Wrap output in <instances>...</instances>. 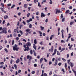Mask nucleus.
Returning <instances> with one entry per match:
<instances>
[{"label": "nucleus", "instance_id": "79ce46f5", "mask_svg": "<svg viewBox=\"0 0 76 76\" xmlns=\"http://www.w3.org/2000/svg\"><path fill=\"white\" fill-rule=\"evenodd\" d=\"M34 2L35 3H37V2H38V0H34Z\"/></svg>", "mask_w": 76, "mask_h": 76}, {"label": "nucleus", "instance_id": "6e6d98bb", "mask_svg": "<svg viewBox=\"0 0 76 76\" xmlns=\"http://www.w3.org/2000/svg\"><path fill=\"white\" fill-rule=\"evenodd\" d=\"M71 40L72 41H75V40L74 39H73V38H71Z\"/></svg>", "mask_w": 76, "mask_h": 76}, {"label": "nucleus", "instance_id": "e2e57ef3", "mask_svg": "<svg viewBox=\"0 0 76 76\" xmlns=\"http://www.w3.org/2000/svg\"><path fill=\"white\" fill-rule=\"evenodd\" d=\"M58 61H61V58H58Z\"/></svg>", "mask_w": 76, "mask_h": 76}, {"label": "nucleus", "instance_id": "37998d69", "mask_svg": "<svg viewBox=\"0 0 76 76\" xmlns=\"http://www.w3.org/2000/svg\"><path fill=\"white\" fill-rule=\"evenodd\" d=\"M31 21H32V18H30L29 20V22H31Z\"/></svg>", "mask_w": 76, "mask_h": 76}, {"label": "nucleus", "instance_id": "a19ab883", "mask_svg": "<svg viewBox=\"0 0 76 76\" xmlns=\"http://www.w3.org/2000/svg\"><path fill=\"white\" fill-rule=\"evenodd\" d=\"M31 74H35V71H32L31 72Z\"/></svg>", "mask_w": 76, "mask_h": 76}, {"label": "nucleus", "instance_id": "a211bd4d", "mask_svg": "<svg viewBox=\"0 0 76 76\" xmlns=\"http://www.w3.org/2000/svg\"><path fill=\"white\" fill-rule=\"evenodd\" d=\"M8 18V16L7 15H5L4 16V18L5 19H7Z\"/></svg>", "mask_w": 76, "mask_h": 76}, {"label": "nucleus", "instance_id": "9d476101", "mask_svg": "<svg viewBox=\"0 0 76 76\" xmlns=\"http://www.w3.org/2000/svg\"><path fill=\"white\" fill-rule=\"evenodd\" d=\"M57 63H58V61H57V60H56V61L55 63L54 64V66H57Z\"/></svg>", "mask_w": 76, "mask_h": 76}, {"label": "nucleus", "instance_id": "72a5a7b5", "mask_svg": "<svg viewBox=\"0 0 76 76\" xmlns=\"http://www.w3.org/2000/svg\"><path fill=\"white\" fill-rule=\"evenodd\" d=\"M62 60H63V61H64V62L66 61V60L64 59V58H62Z\"/></svg>", "mask_w": 76, "mask_h": 76}, {"label": "nucleus", "instance_id": "13d9d810", "mask_svg": "<svg viewBox=\"0 0 76 76\" xmlns=\"http://www.w3.org/2000/svg\"><path fill=\"white\" fill-rule=\"evenodd\" d=\"M56 54V52H54V53L52 54V56H54Z\"/></svg>", "mask_w": 76, "mask_h": 76}, {"label": "nucleus", "instance_id": "0eeeda50", "mask_svg": "<svg viewBox=\"0 0 76 76\" xmlns=\"http://www.w3.org/2000/svg\"><path fill=\"white\" fill-rule=\"evenodd\" d=\"M33 51L34 56H35V57H36V56H37V54L36 53H35V50H33Z\"/></svg>", "mask_w": 76, "mask_h": 76}, {"label": "nucleus", "instance_id": "4468645a", "mask_svg": "<svg viewBox=\"0 0 76 76\" xmlns=\"http://www.w3.org/2000/svg\"><path fill=\"white\" fill-rule=\"evenodd\" d=\"M42 61H43V58H42L40 60V62L41 63L42 62Z\"/></svg>", "mask_w": 76, "mask_h": 76}, {"label": "nucleus", "instance_id": "49530a36", "mask_svg": "<svg viewBox=\"0 0 76 76\" xmlns=\"http://www.w3.org/2000/svg\"><path fill=\"white\" fill-rule=\"evenodd\" d=\"M64 34H62V38L63 39H64Z\"/></svg>", "mask_w": 76, "mask_h": 76}, {"label": "nucleus", "instance_id": "bf43d9fd", "mask_svg": "<svg viewBox=\"0 0 76 76\" xmlns=\"http://www.w3.org/2000/svg\"><path fill=\"white\" fill-rule=\"evenodd\" d=\"M55 60V58H53L52 59V61L53 62Z\"/></svg>", "mask_w": 76, "mask_h": 76}, {"label": "nucleus", "instance_id": "7ed1b4c3", "mask_svg": "<svg viewBox=\"0 0 76 76\" xmlns=\"http://www.w3.org/2000/svg\"><path fill=\"white\" fill-rule=\"evenodd\" d=\"M2 31L3 32V33H4L5 34H7V32L6 30V28H3L2 29Z\"/></svg>", "mask_w": 76, "mask_h": 76}, {"label": "nucleus", "instance_id": "a18cd8bd", "mask_svg": "<svg viewBox=\"0 0 76 76\" xmlns=\"http://www.w3.org/2000/svg\"><path fill=\"white\" fill-rule=\"evenodd\" d=\"M51 64H52V62H51V61H50L49 63V65H51Z\"/></svg>", "mask_w": 76, "mask_h": 76}, {"label": "nucleus", "instance_id": "58836bf2", "mask_svg": "<svg viewBox=\"0 0 76 76\" xmlns=\"http://www.w3.org/2000/svg\"><path fill=\"white\" fill-rule=\"evenodd\" d=\"M72 46H73V45H72L71 46H69V49H71L72 47Z\"/></svg>", "mask_w": 76, "mask_h": 76}, {"label": "nucleus", "instance_id": "052dcab7", "mask_svg": "<svg viewBox=\"0 0 76 76\" xmlns=\"http://www.w3.org/2000/svg\"><path fill=\"white\" fill-rule=\"evenodd\" d=\"M34 67H36L37 66V64H34Z\"/></svg>", "mask_w": 76, "mask_h": 76}, {"label": "nucleus", "instance_id": "412c9836", "mask_svg": "<svg viewBox=\"0 0 76 76\" xmlns=\"http://www.w3.org/2000/svg\"><path fill=\"white\" fill-rule=\"evenodd\" d=\"M0 9L1 10L2 12H4V10H3V8L2 7H1Z\"/></svg>", "mask_w": 76, "mask_h": 76}, {"label": "nucleus", "instance_id": "4d7b16f0", "mask_svg": "<svg viewBox=\"0 0 76 76\" xmlns=\"http://www.w3.org/2000/svg\"><path fill=\"white\" fill-rule=\"evenodd\" d=\"M61 63L60 62L58 64V66H60L61 65Z\"/></svg>", "mask_w": 76, "mask_h": 76}, {"label": "nucleus", "instance_id": "ea45409f", "mask_svg": "<svg viewBox=\"0 0 76 76\" xmlns=\"http://www.w3.org/2000/svg\"><path fill=\"white\" fill-rule=\"evenodd\" d=\"M10 64H12V63H13V60L12 59H11L10 61Z\"/></svg>", "mask_w": 76, "mask_h": 76}, {"label": "nucleus", "instance_id": "6e6552de", "mask_svg": "<svg viewBox=\"0 0 76 76\" xmlns=\"http://www.w3.org/2000/svg\"><path fill=\"white\" fill-rule=\"evenodd\" d=\"M74 23H75V21H71L70 23V25H73Z\"/></svg>", "mask_w": 76, "mask_h": 76}, {"label": "nucleus", "instance_id": "f704fd0d", "mask_svg": "<svg viewBox=\"0 0 76 76\" xmlns=\"http://www.w3.org/2000/svg\"><path fill=\"white\" fill-rule=\"evenodd\" d=\"M14 43H15V41H14V40H12V45H13V44H14Z\"/></svg>", "mask_w": 76, "mask_h": 76}, {"label": "nucleus", "instance_id": "5701e85b", "mask_svg": "<svg viewBox=\"0 0 76 76\" xmlns=\"http://www.w3.org/2000/svg\"><path fill=\"white\" fill-rule=\"evenodd\" d=\"M29 60H31V59H32V57L29 56Z\"/></svg>", "mask_w": 76, "mask_h": 76}, {"label": "nucleus", "instance_id": "603ef678", "mask_svg": "<svg viewBox=\"0 0 76 76\" xmlns=\"http://www.w3.org/2000/svg\"><path fill=\"white\" fill-rule=\"evenodd\" d=\"M49 40V37H48V36H47L46 37V40Z\"/></svg>", "mask_w": 76, "mask_h": 76}, {"label": "nucleus", "instance_id": "338daca9", "mask_svg": "<svg viewBox=\"0 0 76 76\" xmlns=\"http://www.w3.org/2000/svg\"><path fill=\"white\" fill-rule=\"evenodd\" d=\"M4 64V63L3 62H1L0 63V64Z\"/></svg>", "mask_w": 76, "mask_h": 76}, {"label": "nucleus", "instance_id": "f8f14e48", "mask_svg": "<svg viewBox=\"0 0 76 76\" xmlns=\"http://www.w3.org/2000/svg\"><path fill=\"white\" fill-rule=\"evenodd\" d=\"M38 32H39V34H40L39 35V36L40 37H42V33L41 32V31H38Z\"/></svg>", "mask_w": 76, "mask_h": 76}, {"label": "nucleus", "instance_id": "f03ea898", "mask_svg": "<svg viewBox=\"0 0 76 76\" xmlns=\"http://www.w3.org/2000/svg\"><path fill=\"white\" fill-rule=\"evenodd\" d=\"M13 50L14 51H18V50L19 49V47L17 48V45L16 44H15L14 45V46H13Z\"/></svg>", "mask_w": 76, "mask_h": 76}, {"label": "nucleus", "instance_id": "2eb2a0df", "mask_svg": "<svg viewBox=\"0 0 76 76\" xmlns=\"http://www.w3.org/2000/svg\"><path fill=\"white\" fill-rule=\"evenodd\" d=\"M14 66L15 67V69H16V70H17V69H18V67H17V66H16V65L15 64L14 65Z\"/></svg>", "mask_w": 76, "mask_h": 76}, {"label": "nucleus", "instance_id": "c9c22d12", "mask_svg": "<svg viewBox=\"0 0 76 76\" xmlns=\"http://www.w3.org/2000/svg\"><path fill=\"white\" fill-rule=\"evenodd\" d=\"M65 20V18H63L62 19V22H64Z\"/></svg>", "mask_w": 76, "mask_h": 76}, {"label": "nucleus", "instance_id": "09e8293b", "mask_svg": "<svg viewBox=\"0 0 76 76\" xmlns=\"http://www.w3.org/2000/svg\"><path fill=\"white\" fill-rule=\"evenodd\" d=\"M65 68H67V63H66L65 64Z\"/></svg>", "mask_w": 76, "mask_h": 76}, {"label": "nucleus", "instance_id": "c03bdc74", "mask_svg": "<svg viewBox=\"0 0 76 76\" xmlns=\"http://www.w3.org/2000/svg\"><path fill=\"white\" fill-rule=\"evenodd\" d=\"M39 18V17L38 16H36V19H37V20H39V19H38Z\"/></svg>", "mask_w": 76, "mask_h": 76}, {"label": "nucleus", "instance_id": "8fccbe9b", "mask_svg": "<svg viewBox=\"0 0 76 76\" xmlns=\"http://www.w3.org/2000/svg\"><path fill=\"white\" fill-rule=\"evenodd\" d=\"M16 35L17 34H16L15 33H14V37H16Z\"/></svg>", "mask_w": 76, "mask_h": 76}, {"label": "nucleus", "instance_id": "1a4fd4ad", "mask_svg": "<svg viewBox=\"0 0 76 76\" xmlns=\"http://www.w3.org/2000/svg\"><path fill=\"white\" fill-rule=\"evenodd\" d=\"M45 14L43 13V12H42L41 17H45Z\"/></svg>", "mask_w": 76, "mask_h": 76}, {"label": "nucleus", "instance_id": "864d4df0", "mask_svg": "<svg viewBox=\"0 0 76 76\" xmlns=\"http://www.w3.org/2000/svg\"><path fill=\"white\" fill-rule=\"evenodd\" d=\"M23 23L24 25H26V23L24 21H23Z\"/></svg>", "mask_w": 76, "mask_h": 76}, {"label": "nucleus", "instance_id": "c756f323", "mask_svg": "<svg viewBox=\"0 0 76 76\" xmlns=\"http://www.w3.org/2000/svg\"><path fill=\"white\" fill-rule=\"evenodd\" d=\"M15 7V4H13L12 5V6L11 7V8L12 9H13V8L14 7Z\"/></svg>", "mask_w": 76, "mask_h": 76}, {"label": "nucleus", "instance_id": "ddd939ff", "mask_svg": "<svg viewBox=\"0 0 76 76\" xmlns=\"http://www.w3.org/2000/svg\"><path fill=\"white\" fill-rule=\"evenodd\" d=\"M1 7H3V8H4V4L3 3H1Z\"/></svg>", "mask_w": 76, "mask_h": 76}, {"label": "nucleus", "instance_id": "3c124183", "mask_svg": "<svg viewBox=\"0 0 76 76\" xmlns=\"http://www.w3.org/2000/svg\"><path fill=\"white\" fill-rule=\"evenodd\" d=\"M69 54H68L67 55V58H69Z\"/></svg>", "mask_w": 76, "mask_h": 76}, {"label": "nucleus", "instance_id": "393cba45", "mask_svg": "<svg viewBox=\"0 0 76 76\" xmlns=\"http://www.w3.org/2000/svg\"><path fill=\"white\" fill-rule=\"evenodd\" d=\"M17 60L16 61V63H19V61H20V60H19V59H17Z\"/></svg>", "mask_w": 76, "mask_h": 76}, {"label": "nucleus", "instance_id": "5fc2aeb1", "mask_svg": "<svg viewBox=\"0 0 76 76\" xmlns=\"http://www.w3.org/2000/svg\"><path fill=\"white\" fill-rule=\"evenodd\" d=\"M7 5L8 6H11V4H8Z\"/></svg>", "mask_w": 76, "mask_h": 76}, {"label": "nucleus", "instance_id": "de8ad7c7", "mask_svg": "<svg viewBox=\"0 0 76 76\" xmlns=\"http://www.w3.org/2000/svg\"><path fill=\"white\" fill-rule=\"evenodd\" d=\"M63 18V14H62L61 15V19H62V18Z\"/></svg>", "mask_w": 76, "mask_h": 76}, {"label": "nucleus", "instance_id": "2f4dec72", "mask_svg": "<svg viewBox=\"0 0 76 76\" xmlns=\"http://www.w3.org/2000/svg\"><path fill=\"white\" fill-rule=\"evenodd\" d=\"M30 53L31 54V55H32V54H33V52L32 51V50H30Z\"/></svg>", "mask_w": 76, "mask_h": 76}, {"label": "nucleus", "instance_id": "9b49d317", "mask_svg": "<svg viewBox=\"0 0 76 76\" xmlns=\"http://www.w3.org/2000/svg\"><path fill=\"white\" fill-rule=\"evenodd\" d=\"M69 65L71 66V67H73V64H72V63L71 62L70 63Z\"/></svg>", "mask_w": 76, "mask_h": 76}, {"label": "nucleus", "instance_id": "a878e982", "mask_svg": "<svg viewBox=\"0 0 76 76\" xmlns=\"http://www.w3.org/2000/svg\"><path fill=\"white\" fill-rule=\"evenodd\" d=\"M64 50H65V48H62L60 51V52H62V51H64Z\"/></svg>", "mask_w": 76, "mask_h": 76}, {"label": "nucleus", "instance_id": "e433bc0d", "mask_svg": "<svg viewBox=\"0 0 76 76\" xmlns=\"http://www.w3.org/2000/svg\"><path fill=\"white\" fill-rule=\"evenodd\" d=\"M15 39H16V40L17 41H18V40L19 39V38L18 37H16L15 38Z\"/></svg>", "mask_w": 76, "mask_h": 76}, {"label": "nucleus", "instance_id": "aec40b11", "mask_svg": "<svg viewBox=\"0 0 76 76\" xmlns=\"http://www.w3.org/2000/svg\"><path fill=\"white\" fill-rule=\"evenodd\" d=\"M40 28H41V31H44L43 29H44V27H42V26H41Z\"/></svg>", "mask_w": 76, "mask_h": 76}, {"label": "nucleus", "instance_id": "f3484780", "mask_svg": "<svg viewBox=\"0 0 76 76\" xmlns=\"http://www.w3.org/2000/svg\"><path fill=\"white\" fill-rule=\"evenodd\" d=\"M69 12H70V11H69V10H67L66 11L65 13L66 14H67V13H69Z\"/></svg>", "mask_w": 76, "mask_h": 76}, {"label": "nucleus", "instance_id": "473e14b6", "mask_svg": "<svg viewBox=\"0 0 76 76\" xmlns=\"http://www.w3.org/2000/svg\"><path fill=\"white\" fill-rule=\"evenodd\" d=\"M32 24H30L29 25V28H32Z\"/></svg>", "mask_w": 76, "mask_h": 76}, {"label": "nucleus", "instance_id": "4be33fe9", "mask_svg": "<svg viewBox=\"0 0 76 76\" xmlns=\"http://www.w3.org/2000/svg\"><path fill=\"white\" fill-rule=\"evenodd\" d=\"M28 7V5L26 4H24V7L25 8H27V7Z\"/></svg>", "mask_w": 76, "mask_h": 76}, {"label": "nucleus", "instance_id": "69168bd1", "mask_svg": "<svg viewBox=\"0 0 76 76\" xmlns=\"http://www.w3.org/2000/svg\"><path fill=\"white\" fill-rule=\"evenodd\" d=\"M54 37H55V36H54V34H53V35H51V37H52V38H54Z\"/></svg>", "mask_w": 76, "mask_h": 76}, {"label": "nucleus", "instance_id": "7c9ffc66", "mask_svg": "<svg viewBox=\"0 0 76 76\" xmlns=\"http://www.w3.org/2000/svg\"><path fill=\"white\" fill-rule=\"evenodd\" d=\"M73 70V72L75 74V76H76V71H74L73 70Z\"/></svg>", "mask_w": 76, "mask_h": 76}, {"label": "nucleus", "instance_id": "c85d7f7f", "mask_svg": "<svg viewBox=\"0 0 76 76\" xmlns=\"http://www.w3.org/2000/svg\"><path fill=\"white\" fill-rule=\"evenodd\" d=\"M34 44H36L37 43V40L36 39H35L34 40Z\"/></svg>", "mask_w": 76, "mask_h": 76}, {"label": "nucleus", "instance_id": "0e129e2a", "mask_svg": "<svg viewBox=\"0 0 76 76\" xmlns=\"http://www.w3.org/2000/svg\"><path fill=\"white\" fill-rule=\"evenodd\" d=\"M18 45H22V43L19 42L18 44Z\"/></svg>", "mask_w": 76, "mask_h": 76}, {"label": "nucleus", "instance_id": "f257e3e1", "mask_svg": "<svg viewBox=\"0 0 76 76\" xmlns=\"http://www.w3.org/2000/svg\"><path fill=\"white\" fill-rule=\"evenodd\" d=\"M28 45H24L23 47L25 48V49H24L25 51H28L29 49V47H28Z\"/></svg>", "mask_w": 76, "mask_h": 76}, {"label": "nucleus", "instance_id": "20e7f679", "mask_svg": "<svg viewBox=\"0 0 76 76\" xmlns=\"http://www.w3.org/2000/svg\"><path fill=\"white\" fill-rule=\"evenodd\" d=\"M53 48L54 47H53V46H52L51 49H50L49 50V52H51L52 53H53V50H54Z\"/></svg>", "mask_w": 76, "mask_h": 76}, {"label": "nucleus", "instance_id": "6ab92c4d", "mask_svg": "<svg viewBox=\"0 0 76 76\" xmlns=\"http://www.w3.org/2000/svg\"><path fill=\"white\" fill-rule=\"evenodd\" d=\"M61 71H62V72H63V74H64L65 73V72H64V69L62 68L61 69Z\"/></svg>", "mask_w": 76, "mask_h": 76}, {"label": "nucleus", "instance_id": "774afa93", "mask_svg": "<svg viewBox=\"0 0 76 76\" xmlns=\"http://www.w3.org/2000/svg\"><path fill=\"white\" fill-rule=\"evenodd\" d=\"M20 72H21V70H19L18 71V73H20Z\"/></svg>", "mask_w": 76, "mask_h": 76}, {"label": "nucleus", "instance_id": "b1692460", "mask_svg": "<svg viewBox=\"0 0 76 76\" xmlns=\"http://www.w3.org/2000/svg\"><path fill=\"white\" fill-rule=\"evenodd\" d=\"M57 55H58V56H60V53H59V51L58 50L57 51Z\"/></svg>", "mask_w": 76, "mask_h": 76}, {"label": "nucleus", "instance_id": "dca6fc26", "mask_svg": "<svg viewBox=\"0 0 76 76\" xmlns=\"http://www.w3.org/2000/svg\"><path fill=\"white\" fill-rule=\"evenodd\" d=\"M38 6L39 7H41V5L40 4V3L38 2Z\"/></svg>", "mask_w": 76, "mask_h": 76}, {"label": "nucleus", "instance_id": "423d86ee", "mask_svg": "<svg viewBox=\"0 0 76 76\" xmlns=\"http://www.w3.org/2000/svg\"><path fill=\"white\" fill-rule=\"evenodd\" d=\"M57 13H60V11L56 9V14H57Z\"/></svg>", "mask_w": 76, "mask_h": 76}, {"label": "nucleus", "instance_id": "cd10ccee", "mask_svg": "<svg viewBox=\"0 0 76 76\" xmlns=\"http://www.w3.org/2000/svg\"><path fill=\"white\" fill-rule=\"evenodd\" d=\"M52 73H53V72L50 71L49 73V76H51V75H52Z\"/></svg>", "mask_w": 76, "mask_h": 76}, {"label": "nucleus", "instance_id": "680f3d73", "mask_svg": "<svg viewBox=\"0 0 76 76\" xmlns=\"http://www.w3.org/2000/svg\"><path fill=\"white\" fill-rule=\"evenodd\" d=\"M8 32L9 33H11V31H10V29L8 31Z\"/></svg>", "mask_w": 76, "mask_h": 76}, {"label": "nucleus", "instance_id": "4c0bfd02", "mask_svg": "<svg viewBox=\"0 0 76 76\" xmlns=\"http://www.w3.org/2000/svg\"><path fill=\"white\" fill-rule=\"evenodd\" d=\"M20 32L21 35H23V32H22V31L21 30H20L19 31Z\"/></svg>", "mask_w": 76, "mask_h": 76}, {"label": "nucleus", "instance_id": "bb28decb", "mask_svg": "<svg viewBox=\"0 0 76 76\" xmlns=\"http://www.w3.org/2000/svg\"><path fill=\"white\" fill-rule=\"evenodd\" d=\"M4 51H5L7 53H8V50H7V49L6 48H5L4 49Z\"/></svg>", "mask_w": 76, "mask_h": 76}, {"label": "nucleus", "instance_id": "39448f33", "mask_svg": "<svg viewBox=\"0 0 76 76\" xmlns=\"http://www.w3.org/2000/svg\"><path fill=\"white\" fill-rule=\"evenodd\" d=\"M48 76V75H47V74L46 73H44V74L42 73V75L40 76Z\"/></svg>", "mask_w": 76, "mask_h": 76}]
</instances>
